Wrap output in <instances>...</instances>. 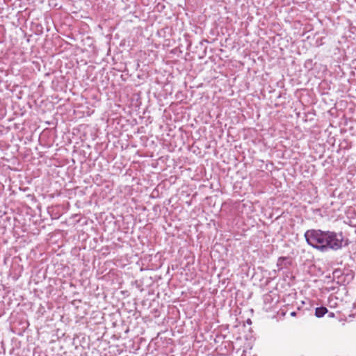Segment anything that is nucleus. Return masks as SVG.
<instances>
[{
    "label": "nucleus",
    "mask_w": 356,
    "mask_h": 356,
    "mask_svg": "<svg viewBox=\"0 0 356 356\" xmlns=\"http://www.w3.org/2000/svg\"><path fill=\"white\" fill-rule=\"evenodd\" d=\"M326 234L327 231L309 229L305 233V238L309 245L321 252H325V248H324L323 244Z\"/></svg>",
    "instance_id": "1"
},
{
    "label": "nucleus",
    "mask_w": 356,
    "mask_h": 356,
    "mask_svg": "<svg viewBox=\"0 0 356 356\" xmlns=\"http://www.w3.org/2000/svg\"><path fill=\"white\" fill-rule=\"evenodd\" d=\"M343 242V236L341 233L327 231L323 245L324 248H325V251L329 249L337 250L342 248Z\"/></svg>",
    "instance_id": "2"
},
{
    "label": "nucleus",
    "mask_w": 356,
    "mask_h": 356,
    "mask_svg": "<svg viewBox=\"0 0 356 356\" xmlns=\"http://www.w3.org/2000/svg\"><path fill=\"white\" fill-rule=\"evenodd\" d=\"M327 312V309L325 307H317L315 311V315L318 318L323 317Z\"/></svg>",
    "instance_id": "3"
},
{
    "label": "nucleus",
    "mask_w": 356,
    "mask_h": 356,
    "mask_svg": "<svg viewBox=\"0 0 356 356\" xmlns=\"http://www.w3.org/2000/svg\"><path fill=\"white\" fill-rule=\"evenodd\" d=\"M285 259L284 257H280L277 261V265L280 266L282 265V261Z\"/></svg>",
    "instance_id": "4"
},
{
    "label": "nucleus",
    "mask_w": 356,
    "mask_h": 356,
    "mask_svg": "<svg viewBox=\"0 0 356 356\" xmlns=\"http://www.w3.org/2000/svg\"><path fill=\"white\" fill-rule=\"evenodd\" d=\"M291 315H292V316H295V315H296V312H292V313H291Z\"/></svg>",
    "instance_id": "5"
}]
</instances>
